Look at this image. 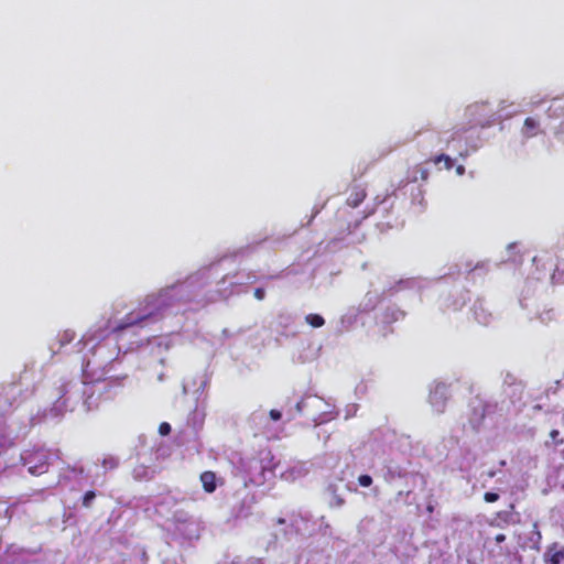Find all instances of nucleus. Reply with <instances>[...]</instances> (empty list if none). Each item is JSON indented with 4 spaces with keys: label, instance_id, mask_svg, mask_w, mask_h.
<instances>
[{
    "label": "nucleus",
    "instance_id": "1a4fd4ad",
    "mask_svg": "<svg viewBox=\"0 0 564 564\" xmlns=\"http://www.w3.org/2000/svg\"><path fill=\"white\" fill-rule=\"evenodd\" d=\"M305 321L315 328L322 327L325 324L324 317L318 314H308L306 315Z\"/></svg>",
    "mask_w": 564,
    "mask_h": 564
},
{
    "label": "nucleus",
    "instance_id": "2eb2a0df",
    "mask_svg": "<svg viewBox=\"0 0 564 564\" xmlns=\"http://www.w3.org/2000/svg\"><path fill=\"white\" fill-rule=\"evenodd\" d=\"M560 436V432L557 430H552L550 432V437L553 440V442L556 444V445H562L564 444V440L563 438H558Z\"/></svg>",
    "mask_w": 564,
    "mask_h": 564
},
{
    "label": "nucleus",
    "instance_id": "39448f33",
    "mask_svg": "<svg viewBox=\"0 0 564 564\" xmlns=\"http://www.w3.org/2000/svg\"><path fill=\"white\" fill-rule=\"evenodd\" d=\"M546 562L560 564L564 560V547L557 549V543L552 544L545 553Z\"/></svg>",
    "mask_w": 564,
    "mask_h": 564
},
{
    "label": "nucleus",
    "instance_id": "4be33fe9",
    "mask_svg": "<svg viewBox=\"0 0 564 564\" xmlns=\"http://www.w3.org/2000/svg\"><path fill=\"white\" fill-rule=\"evenodd\" d=\"M426 510H427V512H429V513H432V512L434 511V506H433V505H431V503H430V505H427V506H426Z\"/></svg>",
    "mask_w": 564,
    "mask_h": 564
},
{
    "label": "nucleus",
    "instance_id": "7ed1b4c3",
    "mask_svg": "<svg viewBox=\"0 0 564 564\" xmlns=\"http://www.w3.org/2000/svg\"><path fill=\"white\" fill-rule=\"evenodd\" d=\"M522 135L527 139H531L540 132V122L538 119L528 117L524 119L522 127Z\"/></svg>",
    "mask_w": 564,
    "mask_h": 564
},
{
    "label": "nucleus",
    "instance_id": "412c9836",
    "mask_svg": "<svg viewBox=\"0 0 564 564\" xmlns=\"http://www.w3.org/2000/svg\"><path fill=\"white\" fill-rule=\"evenodd\" d=\"M345 503V500L340 497L336 498V505L337 506H343Z\"/></svg>",
    "mask_w": 564,
    "mask_h": 564
},
{
    "label": "nucleus",
    "instance_id": "4468645a",
    "mask_svg": "<svg viewBox=\"0 0 564 564\" xmlns=\"http://www.w3.org/2000/svg\"><path fill=\"white\" fill-rule=\"evenodd\" d=\"M159 433L162 436L169 435L171 433V425L167 422H162L159 425Z\"/></svg>",
    "mask_w": 564,
    "mask_h": 564
},
{
    "label": "nucleus",
    "instance_id": "ddd939ff",
    "mask_svg": "<svg viewBox=\"0 0 564 564\" xmlns=\"http://www.w3.org/2000/svg\"><path fill=\"white\" fill-rule=\"evenodd\" d=\"M358 484L361 487H370L372 485V477L370 475H360L358 477Z\"/></svg>",
    "mask_w": 564,
    "mask_h": 564
},
{
    "label": "nucleus",
    "instance_id": "a211bd4d",
    "mask_svg": "<svg viewBox=\"0 0 564 564\" xmlns=\"http://www.w3.org/2000/svg\"><path fill=\"white\" fill-rule=\"evenodd\" d=\"M253 295L257 300L262 301L265 296V291L262 288H257L253 292Z\"/></svg>",
    "mask_w": 564,
    "mask_h": 564
},
{
    "label": "nucleus",
    "instance_id": "f8f14e48",
    "mask_svg": "<svg viewBox=\"0 0 564 564\" xmlns=\"http://www.w3.org/2000/svg\"><path fill=\"white\" fill-rule=\"evenodd\" d=\"M95 498H96L95 491H93V490L86 491L83 497V506L86 508H89Z\"/></svg>",
    "mask_w": 564,
    "mask_h": 564
},
{
    "label": "nucleus",
    "instance_id": "f3484780",
    "mask_svg": "<svg viewBox=\"0 0 564 564\" xmlns=\"http://www.w3.org/2000/svg\"><path fill=\"white\" fill-rule=\"evenodd\" d=\"M102 465L106 467V468H110V469H113L118 466V463L116 459L113 458H109V459H104L102 462Z\"/></svg>",
    "mask_w": 564,
    "mask_h": 564
},
{
    "label": "nucleus",
    "instance_id": "0eeeda50",
    "mask_svg": "<svg viewBox=\"0 0 564 564\" xmlns=\"http://www.w3.org/2000/svg\"><path fill=\"white\" fill-rule=\"evenodd\" d=\"M547 117L551 119L564 116V102L561 99H553L546 110Z\"/></svg>",
    "mask_w": 564,
    "mask_h": 564
},
{
    "label": "nucleus",
    "instance_id": "b1692460",
    "mask_svg": "<svg viewBox=\"0 0 564 564\" xmlns=\"http://www.w3.org/2000/svg\"><path fill=\"white\" fill-rule=\"evenodd\" d=\"M463 171H464V167H463V166H459V167L457 169V172H458V173H463Z\"/></svg>",
    "mask_w": 564,
    "mask_h": 564
},
{
    "label": "nucleus",
    "instance_id": "dca6fc26",
    "mask_svg": "<svg viewBox=\"0 0 564 564\" xmlns=\"http://www.w3.org/2000/svg\"><path fill=\"white\" fill-rule=\"evenodd\" d=\"M484 499L486 502H496L499 499V495L496 492H486Z\"/></svg>",
    "mask_w": 564,
    "mask_h": 564
},
{
    "label": "nucleus",
    "instance_id": "20e7f679",
    "mask_svg": "<svg viewBox=\"0 0 564 564\" xmlns=\"http://www.w3.org/2000/svg\"><path fill=\"white\" fill-rule=\"evenodd\" d=\"M147 317H148V315H134L133 313H129L124 316V318L116 327H113V330L115 332L123 330L130 326L140 324Z\"/></svg>",
    "mask_w": 564,
    "mask_h": 564
},
{
    "label": "nucleus",
    "instance_id": "6ab92c4d",
    "mask_svg": "<svg viewBox=\"0 0 564 564\" xmlns=\"http://www.w3.org/2000/svg\"><path fill=\"white\" fill-rule=\"evenodd\" d=\"M269 415L273 421H279L282 416L281 412L275 409L270 410Z\"/></svg>",
    "mask_w": 564,
    "mask_h": 564
},
{
    "label": "nucleus",
    "instance_id": "f257e3e1",
    "mask_svg": "<svg viewBox=\"0 0 564 564\" xmlns=\"http://www.w3.org/2000/svg\"><path fill=\"white\" fill-rule=\"evenodd\" d=\"M50 457L44 449H28L21 455V460L31 475L40 476L48 470Z\"/></svg>",
    "mask_w": 564,
    "mask_h": 564
},
{
    "label": "nucleus",
    "instance_id": "6e6552de",
    "mask_svg": "<svg viewBox=\"0 0 564 564\" xmlns=\"http://www.w3.org/2000/svg\"><path fill=\"white\" fill-rule=\"evenodd\" d=\"M427 177H429V171L426 169L417 165L412 171L409 172L406 181L403 183L408 184L410 182H416L419 178L422 181H426Z\"/></svg>",
    "mask_w": 564,
    "mask_h": 564
},
{
    "label": "nucleus",
    "instance_id": "9b49d317",
    "mask_svg": "<svg viewBox=\"0 0 564 564\" xmlns=\"http://www.w3.org/2000/svg\"><path fill=\"white\" fill-rule=\"evenodd\" d=\"M75 338V332L72 329H66L58 334V341L61 346H64L66 344H69Z\"/></svg>",
    "mask_w": 564,
    "mask_h": 564
},
{
    "label": "nucleus",
    "instance_id": "f03ea898",
    "mask_svg": "<svg viewBox=\"0 0 564 564\" xmlns=\"http://www.w3.org/2000/svg\"><path fill=\"white\" fill-rule=\"evenodd\" d=\"M203 489L207 494H213L217 488V476L214 471L206 470L199 476Z\"/></svg>",
    "mask_w": 564,
    "mask_h": 564
},
{
    "label": "nucleus",
    "instance_id": "aec40b11",
    "mask_svg": "<svg viewBox=\"0 0 564 564\" xmlns=\"http://www.w3.org/2000/svg\"><path fill=\"white\" fill-rule=\"evenodd\" d=\"M495 541H496L497 543H502V542H505V541H506V535H505V534H502V533H499V534H497V535L495 536Z\"/></svg>",
    "mask_w": 564,
    "mask_h": 564
},
{
    "label": "nucleus",
    "instance_id": "9d476101",
    "mask_svg": "<svg viewBox=\"0 0 564 564\" xmlns=\"http://www.w3.org/2000/svg\"><path fill=\"white\" fill-rule=\"evenodd\" d=\"M432 162L434 164H440L441 162L444 163L446 170H451L453 167V165H454V162L451 159V156H448L446 154H440V155L434 156L432 159Z\"/></svg>",
    "mask_w": 564,
    "mask_h": 564
},
{
    "label": "nucleus",
    "instance_id": "423d86ee",
    "mask_svg": "<svg viewBox=\"0 0 564 564\" xmlns=\"http://www.w3.org/2000/svg\"><path fill=\"white\" fill-rule=\"evenodd\" d=\"M366 196V189L357 186L351 191L350 195L348 196L347 205L352 208H356L365 200Z\"/></svg>",
    "mask_w": 564,
    "mask_h": 564
},
{
    "label": "nucleus",
    "instance_id": "5701e85b",
    "mask_svg": "<svg viewBox=\"0 0 564 564\" xmlns=\"http://www.w3.org/2000/svg\"><path fill=\"white\" fill-rule=\"evenodd\" d=\"M276 523H278V524H284V523H285V520H284L283 518H279V519L276 520Z\"/></svg>",
    "mask_w": 564,
    "mask_h": 564
}]
</instances>
